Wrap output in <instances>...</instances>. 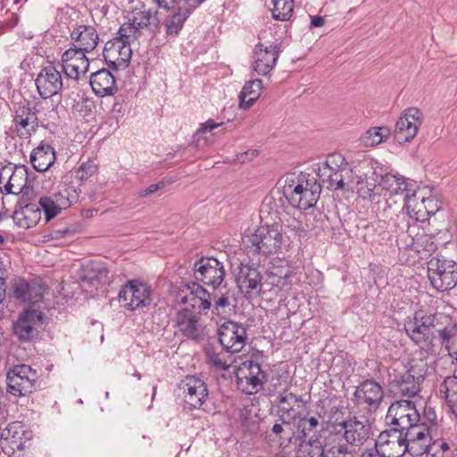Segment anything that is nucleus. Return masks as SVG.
<instances>
[{
	"label": "nucleus",
	"mask_w": 457,
	"mask_h": 457,
	"mask_svg": "<svg viewBox=\"0 0 457 457\" xmlns=\"http://www.w3.org/2000/svg\"><path fill=\"white\" fill-rule=\"evenodd\" d=\"M38 94L42 98H49L56 95L62 87L60 71L54 66L45 67L35 80Z\"/></svg>",
	"instance_id": "obj_27"
},
{
	"label": "nucleus",
	"mask_w": 457,
	"mask_h": 457,
	"mask_svg": "<svg viewBox=\"0 0 457 457\" xmlns=\"http://www.w3.org/2000/svg\"><path fill=\"white\" fill-rule=\"evenodd\" d=\"M393 214H395V213H394V212H392L391 206H388L387 209H384L382 215L384 218L389 219V224L392 223V225L394 227L401 228V224L397 220L399 219H402L403 221L405 220L404 212H402L401 214L395 213L396 219H394ZM402 228H403V227H402Z\"/></svg>",
	"instance_id": "obj_58"
},
{
	"label": "nucleus",
	"mask_w": 457,
	"mask_h": 457,
	"mask_svg": "<svg viewBox=\"0 0 457 457\" xmlns=\"http://www.w3.org/2000/svg\"><path fill=\"white\" fill-rule=\"evenodd\" d=\"M23 427L21 422L15 421L8 424L6 428L2 429L1 431V438L6 441H11L12 444H15L19 448L21 443L18 444V439L21 438V435L23 434Z\"/></svg>",
	"instance_id": "obj_49"
},
{
	"label": "nucleus",
	"mask_w": 457,
	"mask_h": 457,
	"mask_svg": "<svg viewBox=\"0 0 457 457\" xmlns=\"http://www.w3.org/2000/svg\"><path fill=\"white\" fill-rule=\"evenodd\" d=\"M80 53H81V50H79L75 46L67 49L62 55V66L70 62L71 60H73V59L77 58L78 56H80L81 55Z\"/></svg>",
	"instance_id": "obj_59"
},
{
	"label": "nucleus",
	"mask_w": 457,
	"mask_h": 457,
	"mask_svg": "<svg viewBox=\"0 0 457 457\" xmlns=\"http://www.w3.org/2000/svg\"><path fill=\"white\" fill-rule=\"evenodd\" d=\"M389 135L390 129L387 127H373L361 137V141L365 146H375L386 140Z\"/></svg>",
	"instance_id": "obj_44"
},
{
	"label": "nucleus",
	"mask_w": 457,
	"mask_h": 457,
	"mask_svg": "<svg viewBox=\"0 0 457 457\" xmlns=\"http://www.w3.org/2000/svg\"><path fill=\"white\" fill-rule=\"evenodd\" d=\"M41 218L40 210L34 204H27L12 214L13 222L17 227L28 229L36 226Z\"/></svg>",
	"instance_id": "obj_39"
},
{
	"label": "nucleus",
	"mask_w": 457,
	"mask_h": 457,
	"mask_svg": "<svg viewBox=\"0 0 457 457\" xmlns=\"http://www.w3.org/2000/svg\"><path fill=\"white\" fill-rule=\"evenodd\" d=\"M427 457H452L451 452H444L440 449H437L436 442L432 444L431 448L427 453Z\"/></svg>",
	"instance_id": "obj_61"
},
{
	"label": "nucleus",
	"mask_w": 457,
	"mask_h": 457,
	"mask_svg": "<svg viewBox=\"0 0 457 457\" xmlns=\"http://www.w3.org/2000/svg\"><path fill=\"white\" fill-rule=\"evenodd\" d=\"M354 400L360 406L370 411L377 410L383 400L384 392L381 386L374 380H366L355 390Z\"/></svg>",
	"instance_id": "obj_26"
},
{
	"label": "nucleus",
	"mask_w": 457,
	"mask_h": 457,
	"mask_svg": "<svg viewBox=\"0 0 457 457\" xmlns=\"http://www.w3.org/2000/svg\"><path fill=\"white\" fill-rule=\"evenodd\" d=\"M230 305L229 298L227 294H222L218 299L212 303L211 311L213 315L225 316L228 313V309Z\"/></svg>",
	"instance_id": "obj_54"
},
{
	"label": "nucleus",
	"mask_w": 457,
	"mask_h": 457,
	"mask_svg": "<svg viewBox=\"0 0 457 457\" xmlns=\"http://www.w3.org/2000/svg\"><path fill=\"white\" fill-rule=\"evenodd\" d=\"M379 186L390 195H403V198L407 193L411 194L415 189L414 184L409 183L404 177L393 174L382 176Z\"/></svg>",
	"instance_id": "obj_37"
},
{
	"label": "nucleus",
	"mask_w": 457,
	"mask_h": 457,
	"mask_svg": "<svg viewBox=\"0 0 457 457\" xmlns=\"http://www.w3.org/2000/svg\"><path fill=\"white\" fill-rule=\"evenodd\" d=\"M218 335L220 345L231 353H239L245 345V328L237 322L223 323L219 328Z\"/></svg>",
	"instance_id": "obj_20"
},
{
	"label": "nucleus",
	"mask_w": 457,
	"mask_h": 457,
	"mask_svg": "<svg viewBox=\"0 0 457 457\" xmlns=\"http://www.w3.org/2000/svg\"><path fill=\"white\" fill-rule=\"evenodd\" d=\"M326 433L334 442L332 445L335 450H338L337 456L352 457L353 452L349 445H362L370 436V426L365 419L348 417L338 423H329Z\"/></svg>",
	"instance_id": "obj_2"
},
{
	"label": "nucleus",
	"mask_w": 457,
	"mask_h": 457,
	"mask_svg": "<svg viewBox=\"0 0 457 457\" xmlns=\"http://www.w3.org/2000/svg\"><path fill=\"white\" fill-rule=\"evenodd\" d=\"M194 270L197 280L214 289L220 286L225 277L223 264L215 258H201L195 263Z\"/></svg>",
	"instance_id": "obj_16"
},
{
	"label": "nucleus",
	"mask_w": 457,
	"mask_h": 457,
	"mask_svg": "<svg viewBox=\"0 0 457 457\" xmlns=\"http://www.w3.org/2000/svg\"><path fill=\"white\" fill-rule=\"evenodd\" d=\"M440 203L431 195H426L424 190L414 189L404 197L405 214L415 221L424 222L440 210Z\"/></svg>",
	"instance_id": "obj_7"
},
{
	"label": "nucleus",
	"mask_w": 457,
	"mask_h": 457,
	"mask_svg": "<svg viewBox=\"0 0 457 457\" xmlns=\"http://www.w3.org/2000/svg\"><path fill=\"white\" fill-rule=\"evenodd\" d=\"M240 292L247 298L259 295L262 289V276L253 267L242 266L237 277Z\"/></svg>",
	"instance_id": "obj_29"
},
{
	"label": "nucleus",
	"mask_w": 457,
	"mask_h": 457,
	"mask_svg": "<svg viewBox=\"0 0 457 457\" xmlns=\"http://www.w3.org/2000/svg\"><path fill=\"white\" fill-rule=\"evenodd\" d=\"M94 102L87 97H82L72 106L74 111L82 113L84 116L89 114L92 112Z\"/></svg>",
	"instance_id": "obj_57"
},
{
	"label": "nucleus",
	"mask_w": 457,
	"mask_h": 457,
	"mask_svg": "<svg viewBox=\"0 0 457 457\" xmlns=\"http://www.w3.org/2000/svg\"><path fill=\"white\" fill-rule=\"evenodd\" d=\"M179 388L183 393L185 403L193 409H199L208 397L206 384L195 376L186 377Z\"/></svg>",
	"instance_id": "obj_25"
},
{
	"label": "nucleus",
	"mask_w": 457,
	"mask_h": 457,
	"mask_svg": "<svg viewBox=\"0 0 457 457\" xmlns=\"http://www.w3.org/2000/svg\"><path fill=\"white\" fill-rule=\"evenodd\" d=\"M73 46L85 52H92L99 43L96 29L91 25L77 24L71 31Z\"/></svg>",
	"instance_id": "obj_30"
},
{
	"label": "nucleus",
	"mask_w": 457,
	"mask_h": 457,
	"mask_svg": "<svg viewBox=\"0 0 457 457\" xmlns=\"http://www.w3.org/2000/svg\"><path fill=\"white\" fill-rule=\"evenodd\" d=\"M221 122H215L213 120H208L204 123L201 125V128L196 131L195 135V142L196 144V146H200V140L204 137V134L207 131L211 132L214 129L219 128L221 126Z\"/></svg>",
	"instance_id": "obj_56"
},
{
	"label": "nucleus",
	"mask_w": 457,
	"mask_h": 457,
	"mask_svg": "<svg viewBox=\"0 0 457 457\" xmlns=\"http://www.w3.org/2000/svg\"><path fill=\"white\" fill-rule=\"evenodd\" d=\"M386 420L387 424L395 426L404 433L407 429L420 425V414L411 401L403 400L393 403L388 408Z\"/></svg>",
	"instance_id": "obj_11"
},
{
	"label": "nucleus",
	"mask_w": 457,
	"mask_h": 457,
	"mask_svg": "<svg viewBox=\"0 0 457 457\" xmlns=\"http://www.w3.org/2000/svg\"><path fill=\"white\" fill-rule=\"evenodd\" d=\"M332 443L327 434L324 436L322 445L312 438L302 440L296 451V457H336L338 450H335Z\"/></svg>",
	"instance_id": "obj_28"
},
{
	"label": "nucleus",
	"mask_w": 457,
	"mask_h": 457,
	"mask_svg": "<svg viewBox=\"0 0 457 457\" xmlns=\"http://www.w3.org/2000/svg\"><path fill=\"white\" fill-rule=\"evenodd\" d=\"M262 81L259 79L250 80L245 84L239 94V108L248 109L260 97Z\"/></svg>",
	"instance_id": "obj_40"
},
{
	"label": "nucleus",
	"mask_w": 457,
	"mask_h": 457,
	"mask_svg": "<svg viewBox=\"0 0 457 457\" xmlns=\"http://www.w3.org/2000/svg\"><path fill=\"white\" fill-rule=\"evenodd\" d=\"M260 212L262 213H269V220L279 222L283 227L287 228L295 235L302 236L304 231L302 223L295 217L285 212L281 204L272 198H266L262 204Z\"/></svg>",
	"instance_id": "obj_23"
},
{
	"label": "nucleus",
	"mask_w": 457,
	"mask_h": 457,
	"mask_svg": "<svg viewBox=\"0 0 457 457\" xmlns=\"http://www.w3.org/2000/svg\"><path fill=\"white\" fill-rule=\"evenodd\" d=\"M447 403L451 408L452 411L457 416V398L449 400Z\"/></svg>",
	"instance_id": "obj_64"
},
{
	"label": "nucleus",
	"mask_w": 457,
	"mask_h": 457,
	"mask_svg": "<svg viewBox=\"0 0 457 457\" xmlns=\"http://www.w3.org/2000/svg\"><path fill=\"white\" fill-rule=\"evenodd\" d=\"M439 337L442 339V343L445 345L450 355H453V352L457 347V327L452 325L445 327L439 330Z\"/></svg>",
	"instance_id": "obj_50"
},
{
	"label": "nucleus",
	"mask_w": 457,
	"mask_h": 457,
	"mask_svg": "<svg viewBox=\"0 0 457 457\" xmlns=\"http://www.w3.org/2000/svg\"><path fill=\"white\" fill-rule=\"evenodd\" d=\"M189 293L185 295L182 302L188 303L199 312L207 314L212 308V298L211 294L198 283L188 285Z\"/></svg>",
	"instance_id": "obj_33"
},
{
	"label": "nucleus",
	"mask_w": 457,
	"mask_h": 457,
	"mask_svg": "<svg viewBox=\"0 0 457 457\" xmlns=\"http://www.w3.org/2000/svg\"><path fill=\"white\" fill-rule=\"evenodd\" d=\"M85 51L81 50L80 56L71 60L70 62L62 65V69L67 78L78 80L81 74H86L89 68V60Z\"/></svg>",
	"instance_id": "obj_41"
},
{
	"label": "nucleus",
	"mask_w": 457,
	"mask_h": 457,
	"mask_svg": "<svg viewBox=\"0 0 457 457\" xmlns=\"http://www.w3.org/2000/svg\"><path fill=\"white\" fill-rule=\"evenodd\" d=\"M435 318L420 311L404 324V329L409 337L416 344L427 343L433 337Z\"/></svg>",
	"instance_id": "obj_15"
},
{
	"label": "nucleus",
	"mask_w": 457,
	"mask_h": 457,
	"mask_svg": "<svg viewBox=\"0 0 457 457\" xmlns=\"http://www.w3.org/2000/svg\"><path fill=\"white\" fill-rule=\"evenodd\" d=\"M404 450L412 456H421L429 451L432 446L431 436L424 424L412 427L404 433Z\"/></svg>",
	"instance_id": "obj_22"
},
{
	"label": "nucleus",
	"mask_w": 457,
	"mask_h": 457,
	"mask_svg": "<svg viewBox=\"0 0 457 457\" xmlns=\"http://www.w3.org/2000/svg\"><path fill=\"white\" fill-rule=\"evenodd\" d=\"M166 183L164 181H160L156 184H153L149 186L146 189H145V195H152L159 192L160 195L165 192Z\"/></svg>",
	"instance_id": "obj_60"
},
{
	"label": "nucleus",
	"mask_w": 457,
	"mask_h": 457,
	"mask_svg": "<svg viewBox=\"0 0 457 457\" xmlns=\"http://www.w3.org/2000/svg\"><path fill=\"white\" fill-rule=\"evenodd\" d=\"M37 374L26 364L14 366L7 372V391L14 396H25L35 389Z\"/></svg>",
	"instance_id": "obj_10"
},
{
	"label": "nucleus",
	"mask_w": 457,
	"mask_h": 457,
	"mask_svg": "<svg viewBox=\"0 0 457 457\" xmlns=\"http://www.w3.org/2000/svg\"><path fill=\"white\" fill-rule=\"evenodd\" d=\"M13 296L25 303H36L42 300L46 287L37 282H28L23 278L15 279L12 284Z\"/></svg>",
	"instance_id": "obj_31"
},
{
	"label": "nucleus",
	"mask_w": 457,
	"mask_h": 457,
	"mask_svg": "<svg viewBox=\"0 0 457 457\" xmlns=\"http://www.w3.org/2000/svg\"><path fill=\"white\" fill-rule=\"evenodd\" d=\"M427 362L412 361L408 365L395 361L388 370V383L395 394L413 397L420 391V385L428 373Z\"/></svg>",
	"instance_id": "obj_3"
},
{
	"label": "nucleus",
	"mask_w": 457,
	"mask_h": 457,
	"mask_svg": "<svg viewBox=\"0 0 457 457\" xmlns=\"http://www.w3.org/2000/svg\"><path fill=\"white\" fill-rule=\"evenodd\" d=\"M73 193H75L74 190L64 187L57 192L51 194L50 196L53 198V200H54L55 204H58L59 209L62 211L68 209L71 205L73 200L75 199Z\"/></svg>",
	"instance_id": "obj_51"
},
{
	"label": "nucleus",
	"mask_w": 457,
	"mask_h": 457,
	"mask_svg": "<svg viewBox=\"0 0 457 457\" xmlns=\"http://www.w3.org/2000/svg\"><path fill=\"white\" fill-rule=\"evenodd\" d=\"M404 443L403 431L391 428L379 434L373 447L385 457H402L406 453Z\"/></svg>",
	"instance_id": "obj_19"
},
{
	"label": "nucleus",
	"mask_w": 457,
	"mask_h": 457,
	"mask_svg": "<svg viewBox=\"0 0 457 457\" xmlns=\"http://www.w3.org/2000/svg\"><path fill=\"white\" fill-rule=\"evenodd\" d=\"M43 314L37 310L23 312L13 324V333L20 341H31L37 337L42 326Z\"/></svg>",
	"instance_id": "obj_17"
},
{
	"label": "nucleus",
	"mask_w": 457,
	"mask_h": 457,
	"mask_svg": "<svg viewBox=\"0 0 457 457\" xmlns=\"http://www.w3.org/2000/svg\"><path fill=\"white\" fill-rule=\"evenodd\" d=\"M279 53L278 44H257L252 55V70L258 75H268L275 67Z\"/></svg>",
	"instance_id": "obj_13"
},
{
	"label": "nucleus",
	"mask_w": 457,
	"mask_h": 457,
	"mask_svg": "<svg viewBox=\"0 0 457 457\" xmlns=\"http://www.w3.org/2000/svg\"><path fill=\"white\" fill-rule=\"evenodd\" d=\"M282 183V194L293 207L307 210L313 207L320 198V184L310 174H289Z\"/></svg>",
	"instance_id": "obj_5"
},
{
	"label": "nucleus",
	"mask_w": 457,
	"mask_h": 457,
	"mask_svg": "<svg viewBox=\"0 0 457 457\" xmlns=\"http://www.w3.org/2000/svg\"><path fill=\"white\" fill-rule=\"evenodd\" d=\"M177 326L187 338L199 340L203 337V328L199 319L188 309L180 311L177 315Z\"/></svg>",
	"instance_id": "obj_36"
},
{
	"label": "nucleus",
	"mask_w": 457,
	"mask_h": 457,
	"mask_svg": "<svg viewBox=\"0 0 457 457\" xmlns=\"http://www.w3.org/2000/svg\"><path fill=\"white\" fill-rule=\"evenodd\" d=\"M297 423V432L300 436V441L307 439L311 432L317 430L320 421L316 417H300Z\"/></svg>",
	"instance_id": "obj_48"
},
{
	"label": "nucleus",
	"mask_w": 457,
	"mask_h": 457,
	"mask_svg": "<svg viewBox=\"0 0 457 457\" xmlns=\"http://www.w3.org/2000/svg\"><path fill=\"white\" fill-rule=\"evenodd\" d=\"M55 162V152L48 144H40L30 154L33 168L40 172L47 170Z\"/></svg>",
	"instance_id": "obj_38"
},
{
	"label": "nucleus",
	"mask_w": 457,
	"mask_h": 457,
	"mask_svg": "<svg viewBox=\"0 0 457 457\" xmlns=\"http://www.w3.org/2000/svg\"><path fill=\"white\" fill-rule=\"evenodd\" d=\"M306 409V403L302 396L284 391L278 396V412L284 424H291L300 419Z\"/></svg>",
	"instance_id": "obj_21"
},
{
	"label": "nucleus",
	"mask_w": 457,
	"mask_h": 457,
	"mask_svg": "<svg viewBox=\"0 0 457 457\" xmlns=\"http://www.w3.org/2000/svg\"><path fill=\"white\" fill-rule=\"evenodd\" d=\"M39 205L44 211L47 221L56 217L62 212L50 195L42 196L39 199Z\"/></svg>",
	"instance_id": "obj_53"
},
{
	"label": "nucleus",
	"mask_w": 457,
	"mask_h": 457,
	"mask_svg": "<svg viewBox=\"0 0 457 457\" xmlns=\"http://www.w3.org/2000/svg\"><path fill=\"white\" fill-rule=\"evenodd\" d=\"M403 245L411 247L417 253H433L436 250L433 237L425 232L416 234L415 237H411L409 243L405 242Z\"/></svg>",
	"instance_id": "obj_43"
},
{
	"label": "nucleus",
	"mask_w": 457,
	"mask_h": 457,
	"mask_svg": "<svg viewBox=\"0 0 457 457\" xmlns=\"http://www.w3.org/2000/svg\"><path fill=\"white\" fill-rule=\"evenodd\" d=\"M207 363L217 371L227 370L232 361L225 353H217L212 348L205 350Z\"/></svg>",
	"instance_id": "obj_45"
},
{
	"label": "nucleus",
	"mask_w": 457,
	"mask_h": 457,
	"mask_svg": "<svg viewBox=\"0 0 457 457\" xmlns=\"http://www.w3.org/2000/svg\"><path fill=\"white\" fill-rule=\"evenodd\" d=\"M97 170V164L88 159L86 162L80 163V165L75 170V177L80 182L87 180L92 177Z\"/></svg>",
	"instance_id": "obj_52"
},
{
	"label": "nucleus",
	"mask_w": 457,
	"mask_h": 457,
	"mask_svg": "<svg viewBox=\"0 0 457 457\" xmlns=\"http://www.w3.org/2000/svg\"><path fill=\"white\" fill-rule=\"evenodd\" d=\"M237 381L246 394L257 393L265 380V373L259 363L253 361H244L237 370Z\"/></svg>",
	"instance_id": "obj_14"
},
{
	"label": "nucleus",
	"mask_w": 457,
	"mask_h": 457,
	"mask_svg": "<svg viewBox=\"0 0 457 457\" xmlns=\"http://www.w3.org/2000/svg\"><path fill=\"white\" fill-rule=\"evenodd\" d=\"M261 213L262 224L253 233L245 237V245L249 254L267 257L275 254L284 242L282 225L269 220V213Z\"/></svg>",
	"instance_id": "obj_4"
},
{
	"label": "nucleus",
	"mask_w": 457,
	"mask_h": 457,
	"mask_svg": "<svg viewBox=\"0 0 457 457\" xmlns=\"http://www.w3.org/2000/svg\"><path fill=\"white\" fill-rule=\"evenodd\" d=\"M142 21L136 17L120 26L118 37L105 43L103 55L110 68L124 69L128 66L135 47H139L138 37L141 36Z\"/></svg>",
	"instance_id": "obj_1"
},
{
	"label": "nucleus",
	"mask_w": 457,
	"mask_h": 457,
	"mask_svg": "<svg viewBox=\"0 0 457 457\" xmlns=\"http://www.w3.org/2000/svg\"><path fill=\"white\" fill-rule=\"evenodd\" d=\"M108 270L104 263L89 261L84 263L79 272V283L82 290L93 293L101 284L105 283Z\"/></svg>",
	"instance_id": "obj_18"
},
{
	"label": "nucleus",
	"mask_w": 457,
	"mask_h": 457,
	"mask_svg": "<svg viewBox=\"0 0 457 457\" xmlns=\"http://www.w3.org/2000/svg\"><path fill=\"white\" fill-rule=\"evenodd\" d=\"M27 182V170L23 168H15L4 185V191L6 194L19 195L23 192Z\"/></svg>",
	"instance_id": "obj_42"
},
{
	"label": "nucleus",
	"mask_w": 457,
	"mask_h": 457,
	"mask_svg": "<svg viewBox=\"0 0 457 457\" xmlns=\"http://www.w3.org/2000/svg\"><path fill=\"white\" fill-rule=\"evenodd\" d=\"M439 393L446 402L457 398V370L453 375L447 377L440 385Z\"/></svg>",
	"instance_id": "obj_47"
},
{
	"label": "nucleus",
	"mask_w": 457,
	"mask_h": 457,
	"mask_svg": "<svg viewBox=\"0 0 457 457\" xmlns=\"http://www.w3.org/2000/svg\"><path fill=\"white\" fill-rule=\"evenodd\" d=\"M324 18L321 16H312L311 18V26L313 28H320L324 25Z\"/></svg>",
	"instance_id": "obj_62"
},
{
	"label": "nucleus",
	"mask_w": 457,
	"mask_h": 457,
	"mask_svg": "<svg viewBox=\"0 0 457 457\" xmlns=\"http://www.w3.org/2000/svg\"><path fill=\"white\" fill-rule=\"evenodd\" d=\"M428 278L437 291L450 290L457 283V264L452 260L432 257L428 262Z\"/></svg>",
	"instance_id": "obj_8"
},
{
	"label": "nucleus",
	"mask_w": 457,
	"mask_h": 457,
	"mask_svg": "<svg viewBox=\"0 0 457 457\" xmlns=\"http://www.w3.org/2000/svg\"><path fill=\"white\" fill-rule=\"evenodd\" d=\"M352 173L353 183L347 186L351 189L355 188L358 195L363 199L375 201L380 186L377 185L378 176L370 162L367 160L359 162L352 167Z\"/></svg>",
	"instance_id": "obj_9"
},
{
	"label": "nucleus",
	"mask_w": 457,
	"mask_h": 457,
	"mask_svg": "<svg viewBox=\"0 0 457 457\" xmlns=\"http://www.w3.org/2000/svg\"><path fill=\"white\" fill-rule=\"evenodd\" d=\"M139 280H130L119 293V302L127 310L134 311L143 304V291Z\"/></svg>",
	"instance_id": "obj_35"
},
{
	"label": "nucleus",
	"mask_w": 457,
	"mask_h": 457,
	"mask_svg": "<svg viewBox=\"0 0 457 457\" xmlns=\"http://www.w3.org/2000/svg\"><path fill=\"white\" fill-rule=\"evenodd\" d=\"M13 131L21 139H28L38 128L37 113L29 104L19 105L13 115Z\"/></svg>",
	"instance_id": "obj_24"
},
{
	"label": "nucleus",
	"mask_w": 457,
	"mask_h": 457,
	"mask_svg": "<svg viewBox=\"0 0 457 457\" xmlns=\"http://www.w3.org/2000/svg\"><path fill=\"white\" fill-rule=\"evenodd\" d=\"M272 17L278 21H288L293 14V0H271Z\"/></svg>",
	"instance_id": "obj_46"
},
{
	"label": "nucleus",
	"mask_w": 457,
	"mask_h": 457,
	"mask_svg": "<svg viewBox=\"0 0 457 457\" xmlns=\"http://www.w3.org/2000/svg\"><path fill=\"white\" fill-rule=\"evenodd\" d=\"M158 14V11L152 8H148L145 11V28L149 29L153 32L158 29L160 24Z\"/></svg>",
	"instance_id": "obj_55"
},
{
	"label": "nucleus",
	"mask_w": 457,
	"mask_h": 457,
	"mask_svg": "<svg viewBox=\"0 0 457 457\" xmlns=\"http://www.w3.org/2000/svg\"><path fill=\"white\" fill-rule=\"evenodd\" d=\"M317 175L320 182L327 184V187L332 190L343 189L345 185L353 183L352 168H348V162L339 153L328 155Z\"/></svg>",
	"instance_id": "obj_6"
},
{
	"label": "nucleus",
	"mask_w": 457,
	"mask_h": 457,
	"mask_svg": "<svg viewBox=\"0 0 457 457\" xmlns=\"http://www.w3.org/2000/svg\"><path fill=\"white\" fill-rule=\"evenodd\" d=\"M204 0H182L178 11L170 15L166 21V31L169 35H177L182 29L189 13Z\"/></svg>",
	"instance_id": "obj_32"
},
{
	"label": "nucleus",
	"mask_w": 457,
	"mask_h": 457,
	"mask_svg": "<svg viewBox=\"0 0 457 457\" xmlns=\"http://www.w3.org/2000/svg\"><path fill=\"white\" fill-rule=\"evenodd\" d=\"M90 86L94 93L100 97L112 96L118 90L114 76L106 69L91 74Z\"/></svg>",
	"instance_id": "obj_34"
},
{
	"label": "nucleus",
	"mask_w": 457,
	"mask_h": 457,
	"mask_svg": "<svg viewBox=\"0 0 457 457\" xmlns=\"http://www.w3.org/2000/svg\"><path fill=\"white\" fill-rule=\"evenodd\" d=\"M422 120L423 114L420 109H406L395 124V140L399 144L411 142L417 135Z\"/></svg>",
	"instance_id": "obj_12"
},
{
	"label": "nucleus",
	"mask_w": 457,
	"mask_h": 457,
	"mask_svg": "<svg viewBox=\"0 0 457 457\" xmlns=\"http://www.w3.org/2000/svg\"><path fill=\"white\" fill-rule=\"evenodd\" d=\"M270 278H271V283L272 284H275L276 287L281 288L282 287H284L286 284H287V279H286V277L282 278V277H277V276H270Z\"/></svg>",
	"instance_id": "obj_63"
}]
</instances>
